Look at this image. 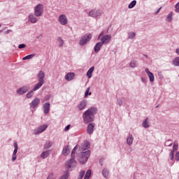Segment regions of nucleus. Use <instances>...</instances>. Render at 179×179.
Returning a JSON list of instances; mask_svg holds the SVG:
<instances>
[{
    "label": "nucleus",
    "instance_id": "obj_1",
    "mask_svg": "<svg viewBox=\"0 0 179 179\" xmlns=\"http://www.w3.org/2000/svg\"><path fill=\"white\" fill-rule=\"evenodd\" d=\"M97 113V108L91 107L87 109L83 114L84 124H90L94 121V115Z\"/></svg>",
    "mask_w": 179,
    "mask_h": 179
},
{
    "label": "nucleus",
    "instance_id": "obj_2",
    "mask_svg": "<svg viewBox=\"0 0 179 179\" xmlns=\"http://www.w3.org/2000/svg\"><path fill=\"white\" fill-rule=\"evenodd\" d=\"M90 150H87L85 152H82L80 153L78 156V162L80 163V164H85L89 160V157H90L91 155Z\"/></svg>",
    "mask_w": 179,
    "mask_h": 179
},
{
    "label": "nucleus",
    "instance_id": "obj_3",
    "mask_svg": "<svg viewBox=\"0 0 179 179\" xmlns=\"http://www.w3.org/2000/svg\"><path fill=\"white\" fill-rule=\"evenodd\" d=\"M34 15L36 17H40L44 13V5L39 3L36 5L34 8Z\"/></svg>",
    "mask_w": 179,
    "mask_h": 179
},
{
    "label": "nucleus",
    "instance_id": "obj_4",
    "mask_svg": "<svg viewBox=\"0 0 179 179\" xmlns=\"http://www.w3.org/2000/svg\"><path fill=\"white\" fill-rule=\"evenodd\" d=\"M101 13L103 11L101 9H93L89 12L88 15L94 19H99L101 16Z\"/></svg>",
    "mask_w": 179,
    "mask_h": 179
},
{
    "label": "nucleus",
    "instance_id": "obj_5",
    "mask_svg": "<svg viewBox=\"0 0 179 179\" xmlns=\"http://www.w3.org/2000/svg\"><path fill=\"white\" fill-rule=\"evenodd\" d=\"M92 37H93V35H92V34H87L83 36L80 40V45H85V44H87V43H89V41L92 40Z\"/></svg>",
    "mask_w": 179,
    "mask_h": 179
},
{
    "label": "nucleus",
    "instance_id": "obj_6",
    "mask_svg": "<svg viewBox=\"0 0 179 179\" xmlns=\"http://www.w3.org/2000/svg\"><path fill=\"white\" fill-rule=\"evenodd\" d=\"M76 164H78V162H76V160H75V157H71V159L66 162L65 166L66 169L71 170V169H74V167H76Z\"/></svg>",
    "mask_w": 179,
    "mask_h": 179
},
{
    "label": "nucleus",
    "instance_id": "obj_7",
    "mask_svg": "<svg viewBox=\"0 0 179 179\" xmlns=\"http://www.w3.org/2000/svg\"><path fill=\"white\" fill-rule=\"evenodd\" d=\"M48 128V124H43L36 128L34 130V135H38L39 134H43L45 129Z\"/></svg>",
    "mask_w": 179,
    "mask_h": 179
},
{
    "label": "nucleus",
    "instance_id": "obj_8",
    "mask_svg": "<svg viewBox=\"0 0 179 179\" xmlns=\"http://www.w3.org/2000/svg\"><path fill=\"white\" fill-rule=\"evenodd\" d=\"M99 40L101 41L100 43L103 45H107V44L109 43L110 41H111V35L110 34L104 35L101 38H99Z\"/></svg>",
    "mask_w": 179,
    "mask_h": 179
},
{
    "label": "nucleus",
    "instance_id": "obj_9",
    "mask_svg": "<svg viewBox=\"0 0 179 179\" xmlns=\"http://www.w3.org/2000/svg\"><path fill=\"white\" fill-rule=\"evenodd\" d=\"M86 107H87V100L83 99L79 102L76 106V108L78 110V111H83Z\"/></svg>",
    "mask_w": 179,
    "mask_h": 179
},
{
    "label": "nucleus",
    "instance_id": "obj_10",
    "mask_svg": "<svg viewBox=\"0 0 179 179\" xmlns=\"http://www.w3.org/2000/svg\"><path fill=\"white\" fill-rule=\"evenodd\" d=\"M58 22L62 24V26H65L66 24H68V17H66L65 14L60 15Z\"/></svg>",
    "mask_w": 179,
    "mask_h": 179
},
{
    "label": "nucleus",
    "instance_id": "obj_11",
    "mask_svg": "<svg viewBox=\"0 0 179 179\" xmlns=\"http://www.w3.org/2000/svg\"><path fill=\"white\" fill-rule=\"evenodd\" d=\"M94 127H96V124L94 123H89L87 127V133L88 135H92L93 132H94Z\"/></svg>",
    "mask_w": 179,
    "mask_h": 179
},
{
    "label": "nucleus",
    "instance_id": "obj_12",
    "mask_svg": "<svg viewBox=\"0 0 179 179\" xmlns=\"http://www.w3.org/2000/svg\"><path fill=\"white\" fill-rule=\"evenodd\" d=\"M30 89V87L29 86H24L17 90V94L22 95L24 94L25 93H27Z\"/></svg>",
    "mask_w": 179,
    "mask_h": 179
},
{
    "label": "nucleus",
    "instance_id": "obj_13",
    "mask_svg": "<svg viewBox=\"0 0 179 179\" xmlns=\"http://www.w3.org/2000/svg\"><path fill=\"white\" fill-rule=\"evenodd\" d=\"M18 148H19V146L17 145V142H14V150H13V157L11 159L12 162H15V160H16V159L17 158L16 155H17Z\"/></svg>",
    "mask_w": 179,
    "mask_h": 179
},
{
    "label": "nucleus",
    "instance_id": "obj_14",
    "mask_svg": "<svg viewBox=\"0 0 179 179\" xmlns=\"http://www.w3.org/2000/svg\"><path fill=\"white\" fill-rule=\"evenodd\" d=\"M50 108H51L50 102L45 103L43 105V114H48V113H50Z\"/></svg>",
    "mask_w": 179,
    "mask_h": 179
},
{
    "label": "nucleus",
    "instance_id": "obj_15",
    "mask_svg": "<svg viewBox=\"0 0 179 179\" xmlns=\"http://www.w3.org/2000/svg\"><path fill=\"white\" fill-rule=\"evenodd\" d=\"M38 104H40V99L35 98L31 103H29L31 108H36L38 106Z\"/></svg>",
    "mask_w": 179,
    "mask_h": 179
},
{
    "label": "nucleus",
    "instance_id": "obj_16",
    "mask_svg": "<svg viewBox=\"0 0 179 179\" xmlns=\"http://www.w3.org/2000/svg\"><path fill=\"white\" fill-rule=\"evenodd\" d=\"M37 78H38V81L42 82L44 83V79L45 78V73H44V71H40L38 73Z\"/></svg>",
    "mask_w": 179,
    "mask_h": 179
},
{
    "label": "nucleus",
    "instance_id": "obj_17",
    "mask_svg": "<svg viewBox=\"0 0 179 179\" xmlns=\"http://www.w3.org/2000/svg\"><path fill=\"white\" fill-rule=\"evenodd\" d=\"M28 20L29 22H30L31 23H37V22L38 21V19H37L36 17V16H34V14L31 13L28 16Z\"/></svg>",
    "mask_w": 179,
    "mask_h": 179
},
{
    "label": "nucleus",
    "instance_id": "obj_18",
    "mask_svg": "<svg viewBox=\"0 0 179 179\" xmlns=\"http://www.w3.org/2000/svg\"><path fill=\"white\" fill-rule=\"evenodd\" d=\"M101 47H103V45L101 42H98L96 43V45L94 47V51L97 54V52H100V50H101Z\"/></svg>",
    "mask_w": 179,
    "mask_h": 179
},
{
    "label": "nucleus",
    "instance_id": "obj_19",
    "mask_svg": "<svg viewBox=\"0 0 179 179\" xmlns=\"http://www.w3.org/2000/svg\"><path fill=\"white\" fill-rule=\"evenodd\" d=\"M74 78H75V73H69L65 76V79L68 82H71V80H73Z\"/></svg>",
    "mask_w": 179,
    "mask_h": 179
},
{
    "label": "nucleus",
    "instance_id": "obj_20",
    "mask_svg": "<svg viewBox=\"0 0 179 179\" xmlns=\"http://www.w3.org/2000/svg\"><path fill=\"white\" fill-rule=\"evenodd\" d=\"M127 143L129 146H131L134 143V136L129 134L127 138Z\"/></svg>",
    "mask_w": 179,
    "mask_h": 179
},
{
    "label": "nucleus",
    "instance_id": "obj_21",
    "mask_svg": "<svg viewBox=\"0 0 179 179\" xmlns=\"http://www.w3.org/2000/svg\"><path fill=\"white\" fill-rule=\"evenodd\" d=\"M50 155H51V150H46L41 153V159H47Z\"/></svg>",
    "mask_w": 179,
    "mask_h": 179
},
{
    "label": "nucleus",
    "instance_id": "obj_22",
    "mask_svg": "<svg viewBox=\"0 0 179 179\" xmlns=\"http://www.w3.org/2000/svg\"><path fill=\"white\" fill-rule=\"evenodd\" d=\"M43 85H44V83L38 81V83H36L33 88V92H36V90H38V89H40Z\"/></svg>",
    "mask_w": 179,
    "mask_h": 179
},
{
    "label": "nucleus",
    "instance_id": "obj_23",
    "mask_svg": "<svg viewBox=\"0 0 179 179\" xmlns=\"http://www.w3.org/2000/svg\"><path fill=\"white\" fill-rule=\"evenodd\" d=\"M62 153L63 156H68L69 155V145L64 146Z\"/></svg>",
    "mask_w": 179,
    "mask_h": 179
},
{
    "label": "nucleus",
    "instance_id": "obj_24",
    "mask_svg": "<svg viewBox=\"0 0 179 179\" xmlns=\"http://www.w3.org/2000/svg\"><path fill=\"white\" fill-rule=\"evenodd\" d=\"M127 36L129 40H134V37H136V33H135V31H130L128 32Z\"/></svg>",
    "mask_w": 179,
    "mask_h": 179
},
{
    "label": "nucleus",
    "instance_id": "obj_25",
    "mask_svg": "<svg viewBox=\"0 0 179 179\" xmlns=\"http://www.w3.org/2000/svg\"><path fill=\"white\" fill-rule=\"evenodd\" d=\"M143 128H149L150 124L149 123V117H147L142 123Z\"/></svg>",
    "mask_w": 179,
    "mask_h": 179
},
{
    "label": "nucleus",
    "instance_id": "obj_26",
    "mask_svg": "<svg viewBox=\"0 0 179 179\" xmlns=\"http://www.w3.org/2000/svg\"><path fill=\"white\" fill-rule=\"evenodd\" d=\"M89 148H90V143H89V142H85L81 145V149L83 150H87Z\"/></svg>",
    "mask_w": 179,
    "mask_h": 179
},
{
    "label": "nucleus",
    "instance_id": "obj_27",
    "mask_svg": "<svg viewBox=\"0 0 179 179\" xmlns=\"http://www.w3.org/2000/svg\"><path fill=\"white\" fill-rule=\"evenodd\" d=\"M108 174H109L108 169L107 168H104L102 170V176H103V177H104V178H108Z\"/></svg>",
    "mask_w": 179,
    "mask_h": 179
},
{
    "label": "nucleus",
    "instance_id": "obj_28",
    "mask_svg": "<svg viewBox=\"0 0 179 179\" xmlns=\"http://www.w3.org/2000/svg\"><path fill=\"white\" fill-rule=\"evenodd\" d=\"M94 71V66H92L87 72V76L89 79L92 78V73Z\"/></svg>",
    "mask_w": 179,
    "mask_h": 179
},
{
    "label": "nucleus",
    "instance_id": "obj_29",
    "mask_svg": "<svg viewBox=\"0 0 179 179\" xmlns=\"http://www.w3.org/2000/svg\"><path fill=\"white\" fill-rule=\"evenodd\" d=\"M51 146H52V142L46 141L44 145L43 149H45V150H47L50 149L51 148Z\"/></svg>",
    "mask_w": 179,
    "mask_h": 179
},
{
    "label": "nucleus",
    "instance_id": "obj_30",
    "mask_svg": "<svg viewBox=\"0 0 179 179\" xmlns=\"http://www.w3.org/2000/svg\"><path fill=\"white\" fill-rule=\"evenodd\" d=\"M172 64L174 66H179V57H176L175 59H173Z\"/></svg>",
    "mask_w": 179,
    "mask_h": 179
},
{
    "label": "nucleus",
    "instance_id": "obj_31",
    "mask_svg": "<svg viewBox=\"0 0 179 179\" xmlns=\"http://www.w3.org/2000/svg\"><path fill=\"white\" fill-rule=\"evenodd\" d=\"M69 178V172L66 171L64 174L59 178V179H67Z\"/></svg>",
    "mask_w": 179,
    "mask_h": 179
},
{
    "label": "nucleus",
    "instance_id": "obj_32",
    "mask_svg": "<svg viewBox=\"0 0 179 179\" xmlns=\"http://www.w3.org/2000/svg\"><path fill=\"white\" fill-rule=\"evenodd\" d=\"M57 41L59 43V47H60V48L64 47V40L62 39V38L58 37Z\"/></svg>",
    "mask_w": 179,
    "mask_h": 179
},
{
    "label": "nucleus",
    "instance_id": "obj_33",
    "mask_svg": "<svg viewBox=\"0 0 179 179\" xmlns=\"http://www.w3.org/2000/svg\"><path fill=\"white\" fill-rule=\"evenodd\" d=\"M34 57H36V55H34V54L28 55L22 58V59H23L24 61H26V59H31L32 58H34Z\"/></svg>",
    "mask_w": 179,
    "mask_h": 179
},
{
    "label": "nucleus",
    "instance_id": "obj_34",
    "mask_svg": "<svg viewBox=\"0 0 179 179\" xmlns=\"http://www.w3.org/2000/svg\"><path fill=\"white\" fill-rule=\"evenodd\" d=\"M148 78H149V79H150V82H155V75L153 74V73H149L148 74Z\"/></svg>",
    "mask_w": 179,
    "mask_h": 179
},
{
    "label": "nucleus",
    "instance_id": "obj_35",
    "mask_svg": "<svg viewBox=\"0 0 179 179\" xmlns=\"http://www.w3.org/2000/svg\"><path fill=\"white\" fill-rule=\"evenodd\" d=\"M178 150V143H177V141H175L173 143V150H171L172 152H177Z\"/></svg>",
    "mask_w": 179,
    "mask_h": 179
},
{
    "label": "nucleus",
    "instance_id": "obj_36",
    "mask_svg": "<svg viewBox=\"0 0 179 179\" xmlns=\"http://www.w3.org/2000/svg\"><path fill=\"white\" fill-rule=\"evenodd\" d=\"M92 177V170H88L84 177V179H90Z\"/></svg>",
    "mask_w": 179,
    "mask_h": 179
},
{
    "label": "nucleus",
    "instance_id": "obj_37",
    "mask_svg": "<svg viewBox=\"0 0 179 179\" xmlns=\"http://www.w3.org/2000/svg\"><path fill=\"white\" fill-rule=\"evenodd\" d=\"M136 5V0L132 1L129 4V9H132Z\"/></svg>",
    "mask_w": 179,
    "mask_h": 179
},
{
    "label": "nucleus",
    "instance_id": "obj_38",
    "mask_svg": "<svg viewBox=\"0 0 179 179\" xmlns=\"http://www.w3.org/2000/svg\"><path fill=\"white\" fill-rule=\"evenodd\" d=\"M172 16H173V12L169 13L166 17V20L168 22H171V20H173Z\"/></svg>",
    "mask_w": 179,
    "mask_h": 179
},
{
    "label": "nucleus",
    "instance_id": "obj_39",
    "mask_svg": "<svg viewBox=\"0 0 179 179\" xmlns=\"http://www.w3.org/2000/svg\"><path fill=\"white\" fill-rule=\"evenodd\" d=\"M130 68H136V61L131 60L129 63Z\"/></svg>",
    "mask_w": 179,
    "mask_h": 179
},
{
    "label": "nucleus",
    "instance_id": "obj_40",
    "mask_svg": "<svg viewBox=\"0 0 179 179\" xmlns=\"http://www.w3.org/2000/svg\"><path fill=\"white\" fill-rule=\"evenodd\" d=\"M85 177V171H81L78 175V179H82Z\"/></svg>",
    "mask_w": 179,
    "mask_h": 179
},
{
    "label": "nucleus",
    "instance_id": "obj_41",
    "mask_svg": "<svg viewBox=\"0 0 179 179\" xmlns=\"http://www.w3.org/2000/svg\"><path fill=\"white\" fill-rule=\"evenodd\" d=\"M171 145H173V141L171 140H168L165 142V146H171Z\"/></svg>",
    "mask_w": 179,
    "mask_h": 179
},
{
    "label": "nucleus",
    "instance_id": "obj_42",
    "mask_svg": "<svg viewBox=\"0 0 179 179\" xmlns=\"http://www.w3.org/2000/svg\"><path fill=\"white\" fill-rule=\"evenodd\" d=\"M90 90V88H87L86 90L85 93V97H87L88 96L92 95V92H89Z\"/></svg>",
    "mask_w": 179,
    "mask_h": 179
},
{
    "label": "nucleus",
    "instance_id": "obj_43",
    "mask_svg": "<svg viewBox=\"0 0 179 179\" xmlns=\"http://www.w3.org/2000/svg\"><path fill=\"white\" fill-rule=\"evenodd\" d=\"M33 90L27 94V99H31L33 97Z\"/></svg>",
    "mask_w": 179,
    "mask_h": 179
},
{
    "label": "nucleus",
    "instance_id": "obj_44",
    "mask_svg": "<svg viewBox=\"0 0 179 179\" xmlns=\"http://www.w3.org/2000/svg\"><path fill=\"white\" fill-rule=\"evenodd\" d=\"M169 157H170L171 160L174 159V151H171V152L169 154Z\"/></svg>",
    "mask_w": 179,
    "mask_h": 179
},
{
    "label": "nucleus",
    "instance_id": "obj_45",
    "mask_svg": "<svg viewBox=\"0 0 179 179\" xmlns=\"http://www.w3.org/2000/svg\"><path fill=\"white\" fill-rule=\"evenodd\" d=\"M175 8V11L176 12V13H179V2L176 5Z\"/></svg>",
    "mask_w": 179,
    "mask_h": 179
},
{
    "label": "nucleus",
    "instance_id": "obj_46",
    "mask_svg": "<svg viewBox=\"0 0 179 179\" xmlns=\"http://www.w3.org/2000/svg\"><path fill=\"white\" fill-rule=\"evenodd\" d=\"M18 48L22 50V48H26V45L24 43L20 44L18 45Z\"/></svg>",
    "mask_w": 179,
    "mask_h": 179
},
{
    "label": "nucleus",
    "instance_id": "obj_47",
    "mask_svg": "<svg viewBox=\"0 0 179 179\" xmlns=\"http://www.w3.org/2000/svg\"><path fill=\"white\" fill-rule=\"evenodd\" d=\"M117 101L118 106H120V107H121V106H122V103H123L122 101L120 99H117Z\"/></svg>",
    "mask_w": 179,
    "mask_h": 179
},
{
    "label": "nucleus",
    "instance_id": "obj_48",
    "mask_svg": "<svg viewBox=\"0 0 179 179\" xmlns=\"http://www.w3.org/2000/svg\"><path fill=\"white\" fill-rule=\"evenodd\" d=\"M175 159L176 162H179V151L176 154Z\"/></svg>",
    "mask_w": 179,
    "mask_h": 179
},
{
    "label": "nucleus",
    "instance_id": "obj_49",
    "mask_svg": "<svg viewBox=\"0 0 179 179\" xmlns=\"http://www.w3.org/2000/svg\"><path fill=\"white\" fill-rule=\"evenodd\" d=\"M103 36H105V35H104V31H101V32L100 33V34H99V36H98V40H100V38H101L103 37Z\"/></svg>",
    "mask_w": 179,
    "mask_h": 179
},
{
    "label": "nucleus",
    "instance_id": "obj_50",
    "mask_svg": "<svg viewBox=\"0 0 179 179\" xmlns=\"http://www.w3.org/2000/svg\"><path fill=\"white\" fill-rule=\"evenodd\" d=\"M69 128H71V125L68 124V125L64 128V131H69Z\"/></svg>",
    "mask_w": 179,
    "mask_h": 179
},
{
    "label": "nucleus",
    "instance_id": "obj_51",
    "mask_svg": "<svg viewBox=\"0 0 179 179\" xmlns=\"http://www.w3.org/2000/svg\"><path fill=\"white\" fill-rule=\"evenodd\" d=\"M75 152H76V151L73 149V150L71 152V157H75Z\"/></svg>",
    "mask_w": 179,
    "mask_h": 179
},
{
    "label": "nucleus",
    "instance_id": "obj_52",
    "mask_svg": "<svg viewBox=\"0 0 179 179\" xmlns=\"http://www.w3.org/2000/svg\"><path fill=\"white\" fill-rule=\"evenodd\" d=\"M160 10H162V7H160L157 11L155 12V15H157Z\"/></svg>",
    "mask_w": 179,
    "mask_h": 179
},
{
    "label": "nucleus",
    "instance_id": "obj_53",
    "mask_svg": "<svg viewBox=\"0 0 179 179\" xmlns=\"http://www.w3.org/2000/svg\"><path fill=\"white\" fill-rule=\"evenodd\" d=\"M145 73H147V75H148L149 73H151L152 72L150 71H149V69L146 68Z\"/></svg>",
    "mask_w": 179,
    "mask_h": 179
},
{
    "label": "nucleus",
    "instance_id": "obj_54",
    "mask_svg": "<svg viewBox=\"0 0 179 179\" xmlns=\"http://www.w3.org/2000/svg\"><path fill=\"white\" fill-rule=\"evenodd\" d=\"M141 82L143 83H146V79L143 78H141Z\"/></svg>",
    "mask_w": 179,
    "mask_h": 179
},
{
    "label": "nucleus",
    "instance_id": "obj_55",
    "mask_svg": "<svg viewBox=\"0 0 179 179\" xmlns=\"http://www.w3.org/2000/svg\"><path fill=\"white\" fill-rule=\"evenodd\" d=\"M176 54L179 55V48L176 49Z\"/></svg>",
    "mask_w": 179,
    "mask_h": 179
},
{
    "label": "nucleus",
    "instance_id": "obj_56",
    "mask_svg": "<svg viewBox=\"0 0 179 179\" xmlns=\"http://www.w3.org/2000/svg\"><path fill=\"white\" fill-rule=\"evenodd\" d=\"M76 149H78V146L77 145L76 147H74V148L73 150L76 151Z\"/></svg>",
    "mask_w": 179,
    "mask_h": 179
},
{
    "label": "nucleus",
    "instance_id": "obj_57",
    "mask_svg": "<svg viewBox=\"0 0 179 179\" xmlns=\"http://www.w3.org/2000/svg\"><path fill=\"white\" fill-rule=\"evenodd\" d=\"M11 31H12L11 30L7 31V34H9V33H10Z\"/></svg>",
    "mask_w": 179,
    "mask_h": 179
},
{
    "label": "nucleus",
    "instance_id": "obj_58",
    "mask_svg": "<svg viewBox=\"0 0 179 179\" xmlns=\"http://www.w3.org/2000/svg\"><path fill=\"white\" fill-rule=\"evenodd\" d=\"M100 164H101V166H103V163H101V162L100 161Z\"/></svg>",
    "mask_w": 179,
    "mask_h": 179
},
{
    "label": "nucleus",
    "instance_id": "obj_59",
    "mask_svg": "<svg viewBox=\"0 0 179 179\" xmlns=\"http://www.w3.org/2000/svg\"><path fill=\"white\" fill-rule=\"evenodd\" d=\"M157 107H159V106H157L155 107V108H157Z\"/></svg>",
    "mask_w": 179,
    "mask_h": 179
},
{
    "label": "nucleus",
    "instance_id": "obj_60",
    "mask_svg": "<svg viewBox=\"0 0 179 179\" xmlns=\"http://www.w3.org/2000/svg\"><path fill=\"white\" fill-rule=\"evenodd\" d=\"M0 27H1V24H0Z\"/></svg>",
    "mask_w": 179,
    "mask_h": 179
}]
</instances>
